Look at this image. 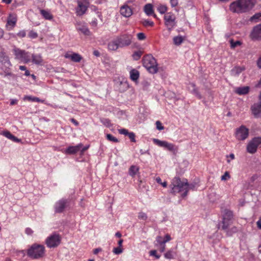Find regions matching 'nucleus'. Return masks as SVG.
Instances as JSON below:
<instances>
[{"mask_svg": "<svg viewBox=\"0 0 261 261\" xmlns=\"http://www.w3.org/2000/svg\"><path fill=\"white\" fill-rule=\"evenodd\" d=\"M255 3L256 0H237L230 5L229 9L233 13H245L251 10Z\"/></svg>", "mask_w": 261, "mask_h": 261, "instance_id": "nucleus-1", "label": "nucleus"}, {"mask_svg": "<svg viewBox=\"0 0 261 261\" xmlns=\"http://www.w3.org/2000/svg\"><path fill=\"white\" fill-rule=\"evenodd\" d=\"M45 252L43 245L37 244H33L27 251V255L32 259H36L42 258Z\"/></svg>", "mask_w": 261, "mask_h": 261, "instance_id": "nucleus-2", "label": "nucleus"}, {"mask_svg": "<svg viewBox=\"0 0 261 261\" xmlns=\"http://www.w3.org/2000/svg\"><path fill=\"white\" fill-rule=\"evenodd\" d=\"M143 66L151 73L154 74L158 72V64L155 59L151 55H147L142 59Z\"/></svg>", "mask_w": 261, "mask_h": 261, "instance_id": "nucleus-3", "label": "nucleus"}, {"mask_svg": "<svg viewBox=\"0 0 261 261\" xmlns=\"http://www.w3.org/2000/svg\"><path fill=\"white\" fill-rule=\"evenodd\" d=\"M187 184V179H183L182 180L179 177H175L172 181L170 185L171 189V193L175 194L182 191H185L186 190V185Z\"/></svg>", "mask_w": 261, "mask_h": 261, "instance_id": "nucleus-4", "label": "nucleus"}, {"mask_svg": "<svg viewBox=\"0 0 261 261\" xmlns=\"http://www.w3.org/2000/svg\"><path fill=\"white\" fill-rule=\"evenodd\" d=\"M153 143L156 145L163 147L175 154L178 151V148L175 145L168 143L165 141H161L158 139H153Z\"/></svg>", "mask_w": 261, "mask_h": 261, "instance_id": "nucleus-5", "label": "nucleus"}, {"mask_svg": "<svg viewBox=\"0 0 261 261\" xmlns=\"http://www.w3.org/2000/svg\"><path fill=\"white\" fill-rule=\"evenodd\" d=\"M13 51L16 59L24 63H28L31 61V56L29 52H27L24 50H21L16 47L13 49Z\"/></svg>", "mask_w": 261, "mask_h": 261, "instance_id": "nucleus-6", "label": "nucleus"}, {"mask_svg": "<svg viewBox=\"0 0 261 261\" xmlns=\"http://www.w3.org/2000/svg\"><path fill=\"white\" fill-rule=\"evenodd\" d=\"M61 241L59 234L53 233L46 238L45 243L48 248H56L60 245Z\"/></svg>", "mask_w": 261, "mask_h": 261, "instance_id": "nucleus-7", "label": "nucleus"}, {"mask_svg": "<svg viewBox=\"0 0 261 261\" xmlns=\"http://www.w3.org/2000/svg\"><path fill=\"white\" fill-rule=\"evenodd\" d=\"M261 144V137H254L248 144L247 151L248 152L253 154L257 151L258 146Z\"/></svg>", "mask_w": 261, "mask_h": 261, "instance_id": "nucleus-8", "label": "nucleus"}, {"mask_svg": "<svg viewBox=\"0 0 261 261\" xmlns=\"http://www.w3.org/2000/svg\"><path fill=\"white\" fill-rule=\"evenodd\" d=\"M165 20V24L170 31L175 25V16L171 13H166L164 17Z\"/></svg>", "mask_w": 261, "mask_h": 261, "instance_id": "nucleus-9", "label": "nucleus"}, {"mask_svg": "<svg viewBox=\"0 0 261 261\" xmlns=\"http://www.w3.org/2000/svg\"><path fill=\"white\" fill-rule=\"evenodd\" d=\"M120 47L129 45L132 43V36L130 35L124 34L116 38Z\"/></svg>", "mask_w": 261, "mask_h": 261, "instance_id": "nucleus-10", "label": "nucleus"}, {"mask_svg": "<svg viewBox=\"0 0 261 261\" xmlns=\"http://www.w3.org/2000/svg\"><path fill=\"white\" fill-rule=\"evenodd\" d=\"M249 135V129L244 125H241L236 131V137L238 140H245Z\"/></svg>", "mask_w": 261, "mask_h": 261, "instance_id": "nucleus-11", "label": "nucleus"}, {"mask_svg": "<svg viewBox=\"0 0 261 261\" xmlns=\"http://www.w3.org/2000/svg\"><path fill=\"white\" fill-rule=\"evenodd\" d=\"M69 200L67 199L62 198L57 201L54 206L55 212L56 213L63 212L65 208L68 206Z\"/></svg>", "mask_w": 261, "mask_h": 261, "instance_id": "nucleus-12", "label": "nucleus"}, {"mask_svg": "<svg viewBox=\"0 0 261 261\" xmlns=\"http://www.w3.org/2000/svg\"><path fill=\"white\" fill-rule=\"evenodd\" d=\"M250 37L253 40H261V23L253 27Z\"/></svg>", "mask_w": 261, "mask_h": 261, "instance_id": "nucleus-13", "label": "nucleus"}, {"mask_svg": "<svg viewBox=\"0 0 261 261\" xmlns=\"http://www.w3.org/2000/svg\"><path fill=\"white\" fill-rule=\"evenodd\" d=\"M77 7L76 8V13L77 15L82 16L86 12L88 6L87 3H84L80 0H77Z\"/></svg>", "mask_w": 261, "mask_h": 261, "instance_id": "nucleus-14", "label": "nucleus"}, {"mask_svg": "<svg viewBox=\"0 0 261 261\" xmlns=\"http://www.w3.org/2000/svg\"><path fill=\"white\" fill-rule=\"evenodd\" d=\"M252 114L255 118H261V100L259 102L254 103L251 107Z\"/></svg>", "mask_w": 261, "mask_h": 261, "instance_id": "nucleus-15", "label": "nucleus"}, {"mask_svg": "<svg viewBox=\"0 0 261 261\" xmlns=\"http://www.w3.org/2000/svg\"><path fill=\"white\" fill-rule=\"evenodd\" d=\"M76 28L78 31L81 32L84 35L90 36L91 34L88 28L84 23H82L81 22L77 23L76 24Z\"/></svg>", "mask_w": 261, "mask_h": 261, "instance_id": "nucleus-16", "label": "nucleus"}, {"mask_svg": "<svg viewBox=\"0 0 261 261\" xmlns=\"http://www.w3.org/2000/svg\"><path fill=\"white\" fill-rule=\"evenodd\" d=\"M120 12L125 17H129L133 14L132 9L127 5H124L120 8Z\"/></svg>", "mask_w": 261, "mask_h": 261, "instance_id": "nucleus-17", "label": "nucleus"}, {"mask_svg": "<svg viewBox=\"0 0 261 261\" xmlns=\"http://www.w3.org/2000/svg\"><path fill=\"white\" fill-rule=\"evenodd\" d=\"M82 146V144H80L76 146H71L68 147L65 151V153L66 154H74L77 153L79 151H80Z\"/></svg>", "mask_w": 261, "mask_h": 261, "instance_id": "nucleus-18", "label": "nucleus"}, {"mask_svg": "<svg viewBox=\"0 0 261 261\" xmlns=\"http://www.w3.org/2000/svg\"><path fill=\"white\" fill-rule=\"evenodd\" d=\"M65 57L67 59H70L71 61L77 63L80 62L82 59V56L77 53H73L72 54H66L65 55Z\"/></svg>", "mask_w": 261, "mask_h": 261, "instance_id": "nucleus-19", "label": "nucleus"}, {"mask_svg": "<svg viewBox=\"0 0 261 261\" xmlns=\"http://www.w3.org/2000/svg\"><path fill=\"white\" fill-rule=\"evenodd\" d=\"M232 223V221L222 219V222L218 223V228L221 229L223 230H226Z\"/></svg>", "mask_w": 261, "mask_h": 261, "instance_id": "nucleus-20", "label": "nucleus"}, {"mask_svg": "<svg viewBox=\"0 0 261 261\" xmlns=\"http://www.w3.org/2000/svg\"><path fill=\"white\" fill-rule=\"evenodd\" d=\"M250 90L249 86L239 87L236 89L235 92L240 95H246L248 93Z\"/></svg>", "mask_w": 261, "mask_h": 261, "instance_id": "nucleus-21", "label": "nucleus"}, {"mask_svg": "<svg viewBox=\"0 0 261 261\" xmlns=\"http://www.w3.org/2000/svg\"><path fill=\"white\" fill-rule=\"evenodd\" d=\"M233 217V215L232 211L228 209H225L223 211L222 219L232 221Z\"/></svg>", "mask_w": 261, "mask_h": 261, "instance_id": "nucleus-22", "label": "nucleus"}, {"mask_svg": "<svg viewBox=\"0 0 261 261\" xmlns=\"http://www.w3.org/2000/svg\"><path fill=\"white\" fill-rule=\"evenodd\" d=\"M2 134L7 138L10 140L13 141L14 142H19L21 141V140L17 138L14 135H13L9 131H4Z\"/></svg>", "mask_w": 261, "mask_h": 261, "instance_id": "nucleus-23", "label": "nucleus"}, {"mask_svg": "<svg viewBox=\"0 0 261 261\" xmlns=\"http://www.w3.org/2000/svg\"><path fill=\"white\" fill-rule=\"evenodd\" d=\"M108 47L109 50L114 51L116 50L120 46L117 39L115 38L109 43Z\"/></svg>", "mask_w": 261, "mask_h": 261, "instance_id": "nucleus-24", "label": "nucleus"}, {"mask_svg": "<svg viewBox=\"0 0 261 261\" xmlns=\"http://www.w3.org/2000/svg\"><path fill=\"white\" fill-rule=\"evenodd\" d=\"M140 73L139 71L133 69L130 71V78L134 82H137L139 77Z\"/></svg>", "mask_w": 261, "mask_h": 261, "instance_id": "nucleus-25", "label": "nucleus"}, {"mask_svg": "<svg viewBox=\"0 0 261 261\" xmlns=\"http://www.w3.org/2000/svg\"><path fill=\"white\" fill-rule=\"evenodd\" d=\"M0 63L6 64L7 65L10 66L11 63L9 60L8 57L7 56L5 53L0 52Z\"/></svg>", "mask_w": 261, "mask_h": 261, "instance_id": "nucleus-26", "label": "nucleus"}, {"mask_svg": "<svg viewBox=\"0 0 261 261\" xmlns=\"http://www.w3.org/2000/svg\"><path fill=\"white\" fill-rule=\"evenodd\" d=\"M40 14L43 17V18L46 20H51L53 18L52 14L50 13L49 11L40 9Z\"/></svg>", "mask_w": 261, "mask_h": 261, "instance_id": "nucleus-27", "label": "nucleus"}, {"mask_svg": "<svg viewBox=\"0 0 261 261\" xmlns=\"http://www.w3.org/2000/svg\"><path fill=\"white\" fill-rule=\"evenodd\" d=\"M196 184L195 183L189 184L187 181V184L186 185V191L182 194L181 196L182 198L185 197L188 195V193L189 190H194L196 188Z\"/></svg>", "mask_w": 261, "mask_h": 261, "instance_id": "nucleus-28", "label": "nucleus"}, {"mask_svg": "<svg viewBox=\"0 0 261 261\" xmlns=\"http://www.w3.org/2000/svg\"><path fill=\"white\" fill-rule=\"evenodd\" d=\"M32 62L36 64H40L42 62V57L40 54L32 55Z\"/></svg>", "mask_w": 261, "mask_h": 261, "instance_id": "nucleus-29", "label": "nucleus"}, {"mask_svg": "<svg viewBox=\"0 0 261 261\" xmlns=\"http://www.w3.org/2000/svg\"><path fill=\"white\" fill-rule=\"evenodd\" d=\"M144 12L148 15H151L153 13L152 5L151 4H147L144 6Z\"/></svg>", "mask_w": 261, "mask_h": 261, "instance_id": "nucleus-30", "label": "nucleus"}, {"mask_svg": "<svg viewBox=\"0 0 261 261\" xmlns=\"http://www.w3.org/2000/svg\"><path fill=\"white\" fill-rule=\"evenodd\" d=\"M139 167L135 166L132 165L129 168L128 173L129 175H130L132 177H134L137 173V172L139 171Z\"/></svg>", "mask_w": 261, "mask_h": 261, "instance_id": "nucleus-31", "label": "nucleus"}, {"mask_svg": "<svg viewBox=\"0 0 261 261\" xmlns=\"http://www.w3.org/2000/svg\"><path fill=\"white\" fill-rule=\"evenodd\" d=\"M24 100H28L31 101H35L38 102L43 103L44 102V100L40 99L39 98L37 97H34L31 96H24Z\"/></svg>", "mask_w": 261, "mask_h": 261, "instance_id": "nucleus-32", "label": "nucleus"}, {"mask_svg": "<svg viewBox=\"0 0 261 261\" xmlns=\"http://www.w3.org/2000/svg\"><path fill=\"white\" fill-rule=\"evenodd\" d=\"M175 253L172 249H170L164 254V257L168 259H173L174 257Z\"/></svg>", "mask_w": 261, "mask_h": 261, "instance_id": "nucleus-33", "label": "nucleus"}, {"mask_svg": "<svg viewBox=\"0 0 261 261\" xmlns=\"http://www.w3.org/2000/svg\"><path fill=\"white\" fill-rule=\"evenodd\" d=\"M16 18L15 17L10 15L8 18L7 24L13 27L16 24Z\"/></svg>", "mask_w": 261, "mask_h": 261, "instance_id": "nucleus-34", "label": "nucleus"}, {"mask_svg": "<svg viewBox=\"0 0 261 261\" xmlns=\"http://www.w3.org/2000/svg\"><path fill=\"white\" fill-rule=\"evenodd\" d=\"M225 231L226 232L227 236L230 237V236H232L233 234L236 233L238 231V229L237 227L233 226L230 229L227 228V229Z\"/></svg>", "mask_w": 261, "mask_h": 261, "instance_id": "nucleus-35", "label": "nucleus"}, {"mask_svg": "<svg viewBox=\"0 0 261 261\" xmlns=\"http://www.w3.org/2000/svg\"><path fill=\"white\" fill-rule=\"evenodd\" d=\"M142 54H143V52L141 50H138V51H135L133 53L132 57L134 60L138 61L140 59Z\"/></svg>", "mask_w": 261, "mask_h": 261, "instance_id": "nucleus-36", "label": "nucleus"}, {"mask_svg": "<svg viewBox=\"0 0 261 261\" xmlns=\"http://www.w3.org/2000/svg\"><path fill=\"white\" fill-rule=\"evenodd\" d=\"M192 85L194 88L192 90L193 94H194L198 99H202V96L201 94L200 93V92L198 91V89L196 88H195V85L192 84Z\"/></svg>", "mask_w": 261, "mask_h": 261, "instance_id": "nucleus-37", "label": "nucleus"}, {"mask_svg": "<svg viewBox=\"0 0 261 261\" xmlns=\"http://www.w3.org/2000/svg\"><path fill=\"white\" fill-rule=\"evenodd\" d=\"M183 40L181 36H176L173 38V42L175 45H179L182 42Z\"/></svg>", "mask_w": 261, "mask_h": 261, "instance_id": "nucleus-38", "label": "nucleus"}, {"mask_svg": "<svg viewBox=\"0 0 261 261\" xmlns=\"http://www.w3.org/2000/svg\"><path fill=\"white\" fill-rule=\"evenodd\" d=\"M230 47L231 48H234L235 47L240 46L242 44V42L240 41H234L233 40L230 41Z\"/></svg>", "mask_w": 261, "mask_h": 261, "instance_id": "nucleus-39", "label": "nucleus"}, {"mask_svg": "<svg viewBox=\"0 0 261 261\" xmlns=\"http://www.w3.org/2000/svg\"><path fill=\"white\" fill-rule=\"evenodd\" d=\"M101 122L103 125H106L107 127H110V126H112L111 121L110 120V119L108 118H103L101 119Z\"/></svg>", "mask_w": 261, "mask_h": 261, "instance_id": "nucleus-40", "label": "nucleus"}, {"mask_svg": "<svg viewBox=\"0 0 261 261\" xmlns=\"http://www.w3.org/2000/svg\"><path fill=\"white\" fill-rule=\"evenodd\" d=\"M158 10L161 14H164L167 10V7L165 5H160Z\"/></svg>", "mask_w": 261, "mask_h": 261, "instance_id": "nucleus-41", "label": "nucleus"}, {"mask_svg": "<svg viewBox=\"0 0 261 261\" xmlns=\"http://www.w3.org/2000/svg\"><path fill=\"white\" fill-rule=\"evenodd\" d=\"M107 139L109 141L113 142H118V141H119L118 140L116 137H114L111 134H107Z\"/></svg>", "mask_w": 261, "mask_h": 261, "instance_id": "nucleus-42", "label": "nucleus"}, {"mask_svg": "<svg viewBox=\"0 0 261 261\" xmlns=\"http://www.w3.org/2000/svg\"><path fill=\"white\" fill-rule=\"evenodd\" d=\"M143 24L145 27L150 26L152 27L154 25V23L153 21H150L149 20H144L143 22Z\"/></svg>", "mask_w": 261, "mask_h": 261, "instance_id": "nucleus-43", "label": "nucleus"}, {"mask_svg": "<svg viewBox=\"0 0 261 261\" xmlns=\"http://www.w3.org/2000/svg\"><path fill=\"white\" fill-rule=\"evenodd\" d=\"M147 215L143 212H140L138 214V218L141 220H146L147 219Z\"/></svg>", "mask_w": 261, "mask_h": 261, "instance_id": "nucleus-44", "label": "nucleus"}, {"mask_svg": "<svg viewBox=\"0 0 261 261\" xmlns=\"http://www.w3.org/2000/svg\"><path fill=\"white\" fill-rule=\"evenodd\" d=\"M260 18H261L260 13H256L250 18V21H253L255 20H258Z\"/></svg>", "mask_w": 261, "mask_h": 261, "instance_id": "nucleus-45", "label": "nucleus"}, {"mask_svg": "<svg viewBox=\"0 0 261 261\" xmlns=\"http://www.w3.org/2000/svg\"><path fill=\"white\" fill-rule=\"evenodd\" d=\"M28 36L31 38L35 39L38 37V34L36 32L31 31L28 34Z\"/></svg>", "mask_w": 261, "mask_h": 261, "instance_id": "nucleus-46", "label": "nucleus"}, {"mask_svg": "<svg viewBox=\"0 0 261 261\" xmlns=\"http://www.w3.org/2000/svg\"><path fill=\"white\" fill-rule=\"evenodd\" d=\"M123 251L122 249L120 247L114 248L113 252L116 254H121Z\"/></svg>", "mask_w": 261, "mask_h": 261, "instance_id": "nucleus-47", "label": "nucleus"}, {"mask_svg": "<svg viewBox=\"0 0 261 261\" xmlns=\"http://www.w3.org/2000/svg\"><path fill=\"white\" fill-rule=\"evenodd\" d=\"M137 38L139 40H143L146 38V36L143 33H139L137 34Z\"/></svg>", "mask_w": 261, "mask_h": 261, "instance_id": "nucleus-48", "label": "nucleus"}, {"mask_svg": "<svg viewBox=\"0 0 261 261\" xmlns=\"http://www.w3.org/2000/svg\"><path fill=\"white\" fill-rule=\"evenodd\" d=\"M127 136L132 142H136L135 134L133 132H130Z\"/></svg>", "mask_w": 261, "mask_h": 261, "instance_id": "nucleus-49", "label": "nucleus"}, {"mask_svg": "<svg viewBox=\"0 0 261 261\" xmlns=\"http://www.w3.org/2000/svg\"><path fill=\"white\" fill-rule=\"evenodd\" d=\"M155 124H156V127L157 129L160 130L164 129V127L162 125V124L161 123V122L160 121H156Z\"/></svg>", "mask_w": 261, "mask_h": 261, "instance_id": "nucleus-50", "label": "nucleus"}, {"mask_svg": "<svg viewBox=\"0 0 261 261\" xmlns=\"http://www.w3.org/2000/svg\"><path fill=\"white\" fill-rule=\"evenodd\" d=\"M156 241L159 245L165 244V242H164V239H163L162 237L161 236H158L156 237Z\"/></svg>", "mask_w": 261, "mask_h": 261, "instance_id": "nucleus-51", "label": "nucleus"}, {"mask_svg": "<svg viewBox=\"0 0 261 261\" xmlns=\"http://www.w3.org/2000/svg\"><path fill=\"white\" fill-rule=\"evenodd\" d=\"M118 132L120 134L127 136L130 132H128V130L125 128H122L118 129Z\"/></svg>", "mask_w": 261, "mask_h": 261, "instance_id": "nucleus-52", "label": "nucleus"}, {"mask_svg": "<svg viewBox=\"0 0 261 261\" xmlns=\"http://www.w3.org/2000/svg\"><path fill=\"white\" fill-rule=\"evenodd\" d=\"M150 255L154 256L156 258L159 259L161 257L160 255L157 254L156 251L155 250H152L150 251Z\"/></svg>", "mask_w": 261, "mask_h": 261, "instance_id": "nucleus-53", "label": "nucleus"}, {"mask_svg": "<svg viewBox=\"0 0 261 261\" xmlns=\"http://www.w3.org/2000/svg\"><path fill=\"white\" fill-rule=\"evenodd\" d=\"M229 178H230V176H229V173L226 171V172H225L224 175H223L221 176V179L222 180H227Z\"/></svg>", "mask_w": 261, "mask_h": 261, "instance_id": "nucleus-54", "label": "nucleus"}, {"mask_svg": "<svg viewBox=\"0 0 261 261\" xmlns=\"http://www.w3.org/2000/svg\"><path fill=\"white\" fill-rule=\"evenodd\" d=\"M18 36L23 38L26 35L25 32L24 30L20 31L19 33H17Z\"/></svg>", "mask_w": 261, "mask_h": 261, "instance_id": "nucleus-55", "label": "nucleus"}, {"mask_svg": "<svg viewBox=\"0 0 261 261\" xmlns=\"http://www.w3.org/2000/svg\"><path fill=\"white\" fill-rule=\"evenodd\" d=\"M172 7H174L178 5V0H170Z\"/></svg>", "mask_w": 261, "mask_h": 261, "instance_id": "nucleus-56", "label": "nucleus"}, {"mask_svg": "<svg viewBox=\"0 0 261 261\" xmlns=\"http://www.w3.org/2000/svg\"><path fill=\"white\" fill-rule=\"evenodd\" d=\"M171 240V237L169 234H166L164 239V242L166 244L167 242Z\"/></svg>", "mask_w": 261, "mask_h": 261, "instance_id": "nucleus-57", "label": "nucleus"}, {"mask_svg": "<svg viewBox=\"0 0 261 261\" xmlns=\"http://www.w3.org/2000/svg\"><path fill=\"white\" fill-rule=\"evenodd\" d=\"M4 75L5 76L13 75V74L11 72H9V70L7 69H6L4 71Z\"/></svg>", "mask_w": 261, "mask_h": 261, "instance_id": "nucleus-58", "label": "nucleus"}, {"mask_svg": "<svg viewBox=\"0 0 261 261\" xmlns=\"http://www.w3.org/2000/svg\"><path fill=\"white\" fill-rule=\"evenodd\" d=\"M159 246H160V247H159L160 251L161 252H164L165 250V247H166L165 244H162V245H159Z\"/></svg>", "mask_w": 261, "mask_h": 261, "instance_id": "nucleus-59", "label": "nucleus"}, {"mask_svg": "<svg viewBox=\"0 0 261 261\" xmlns=\"http://www.w3.org/2000/svg\"><path fill=\"white\" fill-rule=\"evenodd\" d=\"M33 232V230L30 228H27L25 229V233L29 235L32 234Z\"/></svg>", "mask_w": 261, "mask_h": 261, "instance_id": "nucleus-60", "label": "nucleus"}, {"mask_svg": "<svg viewBox=\"0 0 261 261\" xmlns=\"http://www.w3.org/2000/svg\"><path fill=\"white\" fill-rule=\"evenodd\" d=\"M18 100L16 99H12L10 101V105L13 106L17 103Z\"/></svg>", "mask_w": 261, "mask_h": 261, "instance_id": "nucleus-61", "label": "nucleus"}, {"mask_svg": "<svg viewBox=\"0 0 261 261\" xmlns=\"http://www.w3.org/2000/svg\"><path fill=\"white\" fill-rule=\"evenodd\" d=\"M102 251V249L101 248H96L95 249H94L93 250V253L94 254H97L98 252H100Z\"/></svg>", "mask_w": 261, "mask_h": 261, "instance_id": "nucleus-62", "label": "nucleus"}, {"mask_svg": "<svg viewBox=\"0 0 261 261\" xmlns=\"http://www.w3.org/2000/svg\"><path fill=\"white\" fill-rule=\"evenodd\" d=\"M256 224H257V227L259 229H261V217L257 221Z\"/></svg>", "mask_w": 261, "mask_h": 261, "instance_id": "nucleus-63", "label": "nucleus"}, {"mask_svg": "<svg viewBox=\"0 0 261 261\" xmlns=\"http://www.w3.org/2000/svg\"><path fill=\"white\" fill-rule=\"evenodd\" d=\"M257 65L259 68H261V55L257 60Z\"/></svg>", "mask_w": 261, "mask_h": 261, "instance_id": "nucleus-64", "label": "nucleus"}]
</instances>
